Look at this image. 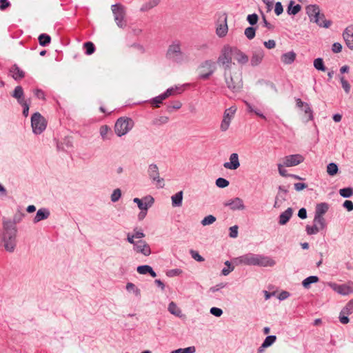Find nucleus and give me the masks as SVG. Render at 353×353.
Returning a JSON list of instances; mask_svg holds the SVG:
<instances>
[{
  "label": "nucleus",
  "mask_w": 353,
  "mask_h": 353,
  "mask_svg": "<svg viewBox=\"0 0 353 353\" xmlns=\"http://www.w3.org/2000/svg\"><path fill=\"white\" fill-rule=\"evenodd\" d=\"M238 157L239 156H230V161L225 162L223 164L224 168L230 170L237 169L240 165Z\"/></svg>",
  "instance_id": "obj_25"
},
{
  "label": "nucleus",
  "mask_w": 353,
  "mask_h": 353,
  "mask_svg": "<svg viewBox=\"0 0 353 353\" xmlns=\"http://www.w3.org/2000/svg\"><path fill=\"white\" fill-rule=\"evenodd\" d=\"M259 17L256 14H249L247 17V20L249 23L252 26L255 25L258 21Z\"/></svg>",
  "instance_id": "obj_57"
},
{
  "label": "nucleus",
  "mask_w": 353,
  "mask_h": 353,
  "mask_svg": "<svg viewBox=\"0 0 353 353\" xmlns=\"http://www.w3.org/2000/svg\"><path fill=\"white\" fill-rule=\"evenodd\" d=\"M126 290L129 292H133L136 296L139 297L141 296L140 290L136 287V285L132 283H128L126 285Z\"/></svg>",
  "instance_id": "obj_38"
},
{
  "label": "nucleus",
  "mask_w": 353,
  "mask_h": 353,
  "mask_svg": "<svg viewBox=\"0 0 353 353\" xmlns=\"http://www.w3.org/2000/svg\"><path fill=\"white\" fill-rule=\"evenodd\" d=\"M256 261V254L248 253L240 256L234 259L237 265H254Z\"/></svg>",
  "instance_id": "obj_13"
},
{
  "label": "nucleus",
  "mask_w": 353,
  "mask_h": 353,
  "mask_svg": "<svg viewBox=\"0 0 353 353\" xmlns=\"http://www.w3.org/2000/svg\"><path fill=\"white\" fill-rule=\"evenodd\" d=\"M339 79L342 85V88H343L345 93L348 94L350 92V84L348 81L345 79V77L342 75L339 76Z\"/></svg>",
  "instance_id": "obj_42"
},
{
  "label": "nucleus",
  "mask_w": 353,
  "mask_h": 353,
  "mask_svg": "<svg viewBox=\"0 0 353 353\" xmlns=\"http://www.w3.org/2000/svg\"><path fill=\"white\" fill-rule=\"evenodd\" d=\"M134 121L128 117H120L114 125V132L119 137L126 134L134 126Z\"/></svg>",
  "instance_id": "obj_5"
},
{
  "label": "nucleus",
  "mask_w": 353,
  "mask_h": 353,
  "mask_svg": "<svg viewBox=\"0 0 353 353\" xmlns=\"http://www.w3.org/2000/svg\"><path fill=\"white\" fill-rule=\"evenodd\" d=\"M224 205L228 207L233 211L243 210L245 208L243 199L239 197H235L225 201Z\"/></svg>",
  "instance_id": "obj_12"
},
{
  "label": "nucleus",
  "mask_w": 353,
  "mask_h": 353,
  "mask_svg": "<svg viewBox=\"0 0 353 353\" xmlns=\"http://www.w3.org/2000/svg\"><path fill=\"white\" fill-rule=\"evenodd\" d=\"M275 14L279 16L283 12V6L281 2H276L274 8Z\"/></svg>",
  "instance_id": "obj_60"
},
{
  "label": "nucleus",
  "mask_w": 353,
  "mask_h": 353,
  "mask_svg": "<svg viewBox=\"0 0 353 353\" xmlns=\"http://www.w3.org/2000/svg\"><path fill=\"white\" fill-rule=\"evenodd\" d=\"M238 236V226L234 225L230 228V236L236 238Z\"/></svg>",
  "instance_id": "obj_61"
},
{
  "label": "nucleus",
  "mask_w": 353,
  "mask_h": 353,
  "mask_svg": "<svg viewBox=\"0 0 353 353\" xmlns=\"http://www.w3.org/2000/svg\"><path fill=\"white\" fill-rule=\"evenodd\" d=\"M9 75L14 80H19L22 79V70L17 65L14 64L9 69Z\"/></svg>",
  "instance_id": "obj_26"
},
{
  "label": "nucleus",
  "mask_w": 353,
  "mask_h": 353,
  "mask_svg": "<svg viewBox=\"0 0 353 353\" xmlns=\"http://www.w3.org/2000/svg\"><path fill=\"white\" fill-rule=\"evenodd\" d=\"M343 314L350 315L353 313V299H351L341 310Z\"/></svg>",
  "instance_id": "obj_43"
},
{
  "label": "nucleus",
  "mask_w": 353,
  "mask_h": 353,
  "mask_svg": "<svg viewBox=\"0 0 353 353\" xmlns=\"http://www.w3.org/2000/svg\"><path fill=\"white\" fill-rule=\"evenodd\" d=\"M329 205L327 203H321L316 205L315 209V214L323 216L328 210Z\"/></svg>",
  "instance_id": "obj_29"
},
{
  "label": "nucleus",
  "mask_w": 353,
  "mask_h": 353,
  "mask_svg": "<svg viewBox=\"0 0 353 353\" xmlns=\"http://www.w3.org/2000/svg\"><path fill=\"white\" fill-rule=\"evenodd\" d=\"M196 351L194 346H190L185 348H179L172 351L171 353H194Z\"/></svg>",
  "instance_id": "obj_45"
},
{
  "label": "nucleus",
  "mask_w": 353,
  "mask_h": 353,
  "mask_svg": "<svg viewBox=\"0 0 353 353\" xmlns=\"http://www.w3.org/2000/svg\"><path fill=\"white\" fill-rule=\"evenodd\" d=\"M210 313L216 317H219L222 315L223 310L219 307H213L210 309Z\"/></svg>",
  "instance_id": "obj_59"
},
{
  "label": "nucleus",
  "mask_w": 353,
  "mask_h": 353,
  "mask_svg": "<svg viewBox=\"0 0 353 353\" xmlns=\"http://www.w3.org/2000/svg\"><path fill=\"white\" fill-rule=\"evenodd\" d=\"M51 41V37L46 34H41L39 37V44L42 46H48Z\"/></svg>",
  "instance_id": "obj_37"
},
{
  "label": "nucleus",
  "mask_w": 353,
  "mask_h": 353,
  "mask_svg": "<svg viewBox=\"0 0 353 353\" xmlns=\"http://www.w3.org/2000/svg\"><path fill=\"white\" fill-rule=\"evenodd\" d=\"M233 48L226 45L224 46L221 51V54L217 59V63L223 67L224 72L232 69L237 65L232 62Z\"/></svg>",
  "instance_id": "obj_3"
},
{
  "label": "nucleus",
  "mask_w": 353,
  "mask_h": 353,
  "mask_svg": "<svg viewBox=\"0 0 353 353\" xmlns=\"http://www.w3.org/2000/svg\"><path fill=\"white\" fill-rule=\"evenodd\" d=\"M347 46L353 50V26L347 27L343 34Z\"/></svg>",
  "instance_id": "obj_19"
},
{
  "label": "nucleus",
  "mask_w": 353,
  "mask_h": 353,
  "mask_svg": "<svg viewBox=\"0 0 353 353\" xmlns=\"http://www.w3.org/2000/svg\"><path fill=\"white\" fill-rule=\"evenodd\" d=\"M292 209L291 208H288L279 215V223L282 225L286 224L292 216Z\"/></svg>",
  "instance_id": "obj_22"
},
{
  "label": "nucleus",
  "mask_w": 353,
  "mask_h": 353,
  "mask_svg": "<svg viewBox=\"0 0 353 353\" xmlns=\"http://www.w3.org/2000/svg\"><path fill=\"white\" fill-rule=\"evenodd\" d=\"M166 57L168 59L177 63H182L188 60L187 55L181 50L179 41L173 42L169 46L166 52Z\"/></svg>",
  "instance_id": "obj_4"
},
{
  "label": "nucleus",
  "mask_w": 353,
  "mask_h": 353,
  "mask_svg": "<svg viewBox=\"0 0 353 353\" xmlns=\"http://www.w3.org/2000/svg\"><path fill=\"white\" fill-rule=\"evenodd\" d=\"M216 221V217L213 215H208L201 221V224L203 226L209 225L214 223Z\"/></svg>",
  "instance_id": "obj_46"
},
{
  "label": "nucleus",
  "mask_w": 353,
  "mask_h": 353,
  "mask_svg": "<svg viewBox=\"0 0 353 353\" xmlns=\"http://www.w3.org/2000/svg\"><path fill=\"white\" fill-rule=\"evenodd\" d=\"M100 134L103 140L110 139L112 136L111 128L108 125H102L100 128Z\"/></svg>",
  "instance_id": "obj_30"
},
{
  "label": "nucleus",
  "mask_w": 353,
  "mask_h": 353,
  "mask_svg": "<svg viewBox=\"0 0 353 353\" xmlns=\"http://www.w3.org/2000/svg\"><path fill=\"white\" fill-rule=\"evenodd\" d=\"M190 253L192 257L196 261L203 262L204 261V258L201 256L197 251L191 250Z\"/></svg>",
  "instance_id": "obj_55"
},
{
  "label": "nucleus",
  "mask_w": 353,
  "mask_h": 353,
  "mask_svg": "<svg viewBox=\"0 0 353 353\" xmlns=\"http://www.w3.org/2000/svg\"><path fill=\"white\" fill-rule=\"evenodd\" d=\"M303 161V156H285L283 164L285 167H292L299 165Z\"/></svg>",
  "instance_id": "obj_18"
},
{
  "label": "nucleus",
  "mask_w": 353,
  "mask_h": 353,
  "mask_svg": "<svg viewBox=\"0 0 353 353\" xmlns=\"http://www.w3.org/2000/svg\"><path fill=\"white\" fill-rule=\"evenodd\" d=\"M151 267L148 265H140L137 268V272L141 274H146L150 272Z\"/></svg>",
  "instance_id": "obj_53"
},
{
  "label": "nucleus",
  "mask_w": 353,
  "mask_h": 353,
  "mask_svg": "<svg viewBox=\"0 0 353 353\" xmlns=\"http://www.w3.org/2000/svg\"><path fill=\"white\" fill-rule=\"evenodd\" d=\"M228 30V25L226 23V20H225V21L223 23L220 24L216 28V34L219 37H222L226 35Z\"/></svg>",
  "instance_id": "obj_35"
},
{
  "label": "nucleus",
  "mask_w": 353,
  "mask_h": 353,
  "mask_svg": "<svg viewBox=\"0 0 353 353\" xmlns=\"http://www.w3.org/2000/svg\"><path fill=\"white\" fill-rule=\"evenodd\" d=\"M297 107L302 108V110L304 112V119L306 121L312 120L313 114L312 110L310 108L308 103H305L301 101L300 99H297L296 100Z\"/></svg>",
  "instance_id": "obj_16"
},
{
  "label": "nucleus",
  "mask_w": 353,
  "mask_h": 353,
  "mask_svg": "<svg viewBox=\"0 0 353 353\" xmlns=\"http://www.w3.org/2000/svg\"><path fill=\"white\" fill-rule=\"evenodd\" d=\"M169 118L166 116H162L153 120L152 123L155 125L165 124L168 122Z\"/></svg>",
  "instance_id": "obj_47"
},
{
  "label": "nucleus",
  "mask_w": 353,
  "mask_h": 353,
  "mask_svg": "<svg viewBox=\"0 0 353 353\" xmlns=\"http://www.w3.org/2000/svg\"><path fill=\"white\" fill-rule=\"evenodd\" d=\"M294 3V2L291 1L288 5L287 11L289 14L295 15L301 10V6L299 4L293 6Z\"/></svg>",
  "instance_id": "obj_34"
},
{
  "label": "nucleus",
  "mask_w": 353,
  "mask_h": 353,
  "mask_svg": "<svg viewBox=\"0 0 353 353\" xmlns=\"http://www.w3.org/2000/svg\"><path fill=\"white\" fill-rule=\"evenodd\" d=\"M339 194L343 198H350L353 195V188L348 187L340 189Z\"/></svg>",
  "instance_id": "obj_39"
},
{
  "label": "nucleus",
  "mask_w": 353,
  "mask_h": 353,
  "mask_svg": "<svg viewBox=\"0 0 353 353\" xmlns=\"http://www.w3.org/2000/svg\"><path fill=\"white\" fill-rule=\"evenodd\" d=\"M306 232H307V234H309V235H312V234H317L319 231H321V230H320L319 228V226H316L314 224L312 225V226H310V225H307L306 226Z\"/></svg>",
  "instance_id": "obj_49"
},
{
  "label": "nucleus",
  "mask_w": 353,
  "mask_h": 353,
  "mask_svg": "<svg viewBox=\"0 0 353 353\" xmlns=\"http://www.w3.org/2000/svg\"><path fill=\"white\" fill-rule=\"evenodd\" d=\"M12 97L16 98L19 104L22 105V86L18 85L15 88Z\"/></svg>",
  "instance_id": "obj_36"
},
{
  "label": "nucleus",
  "mask_w": 353,
  "mask_h": 353,
  "mask_svg": "<svg viewBox=\"0 0 353 353\" xmlns=\"http://www.w3.org/2000/svg\"><path fill=\"white\" fill-rule=\"evenodd\" d=\"M348 315H346V314H343V312L341 311L339 314V321L342 324H347L349 323V318L347 316Z\"/></svg>",
  "instance_id": "obj_62"
},
{
  "label": "nucleus",
  "mask_w": 353,
  "mask_h": 353,
  "mask_svg": "<svg viewBox=\"0 0 353 353\" xmlns=\"http://www.w3.org/2000/svg\"><path fill=\"white\" fill-rule=\"evenodd\" d=\"M306 13L310 22L315 23L320 27L329 28L332 21L325 19L324 14L321 12L320 8L317 5H309L305 8Z\"/></svg>",
  "instance_id": "obj_2"
},
{
  "label": "nucleus",
  "mask_w": 353,
  "mask_h": 353,
  "mask_svg": "<svg viewBox=\"0 0 353 353\" xmlns=\"http://www.w3.org/2000/svg\"><path fill=\"white\" fill-rule=\"evenodd\" d=\"M179 89L178 87L168 88L163 94H161V99H167L170 96L174 95L175 92Z\"/></svg>",
  "instance_id": "obj_51"
},
{
  "label": "nucleus",
  "mask_w": 353,
  "mask_h": 353,
  "mask_svg": "<svg viewBox=\"0 0 353 353\" xmlns=\"http://www.w3.org/2000/svg\"><path fill=\"white\" fill-rule=\"evenodd\" d=\"M121 196V191L119 188L115 189L111 194V201L114 203L118 201Z\"/></svg>",
  "instance_id": "obj_50"
},
{
  "label": "nucleus",
  "mask_w": 353,
  "mask_h": 353,
  "mask_svg": "<svg viewBox=\"0 0 353 353\" xmlns=\"http://www.w3.org/2000/svg\"><path fill=\"white\" fill-rule=\"evenodd\" d=\"M256 30L253 27L245 28L244 34L248 39H252L255 37Z\"/></svg>",
  "instance_id": "obj_48"
},
{
  "label": "nucleus",
  "mask_w": 353,
  "mask_h": 353,
  "mask_svg": "<svg viewBox=\"0 0 353 353\" xmlns=\"http://www.w3.org/2000/svg\"><path fill=\"white\" fill-rule=\"evenodd\" d=\"M160 2V0H150L148 1L145 5L144 6L145 10H149L151 9L155 6H157Z\"/></svg>",
  "instance_id": "obj_58"
},
{
  "label": "nucleus",
  "mask_w": 353,
  "mask_h": 353,
  "mask_svg": "<svg viewBox=\"0 0 353 353\" xmlns=\"http://www.w3.org/2000/svg\"><path fill=\"white\" fill-rule=\"evenodd\" d=\"M263 44L268 49H273L276 46V42L273 39H270L267 41H265Z\"/></svg>",
  "instance_id": "obj_63"
},
{
  "label": "nucleus",
  "mask_w": 353,
  "mask_h": 353,
  "mask_svg": "<svg viewBox=\"0 0 353 353\" xmlns=\"http://www.w3.org/2000/svg\"><path fill=\"white\" fill-rule=\"evenodd\" d=\"M236 111V105H232L225 110L223 114V119L220 124V130L221 132H226L229 129L230 124L235 117Z\"/></svg>",
  "instance_id": "obj_7"
},
{
  "label": "nucleus",
  "mask_w": 353,
  "mask_h": 353,
  "mask_svg": "<svg viewBox=\"0 0 353 353\" xmlns=\"http://www.w3.org/2000/svg\"><path fill=\"white\" fill-rule=\"evenodd\" d=\"M276 264L275 261L268 256L256 254L255 266L273 267Z\"/></svg>",
  "instance_id": "obj_14"
},
{
  "label": "nucleus",
  "mask_w": 353,
  "mask_h": 353,
  "mask_svg": "<svg viewBox=\"0 0 353 353\" xmlns=\"http://www.w3.org/2000/svg\"><path fill=\"white\" fill-rule=\"evenodd\" d=\"M216 70V63L212 60H206L201 63L198 68L199 74L202 79H207Z\"/></svg>",
  "instance_id": "obj_8"
},
{
  "label": "nucleus",
  "mask_w": 353,
  "mask_h": 353,
  "mask_svg": "<svg viewBox=\"0 0 353 353\" xmlns=\"http://www.w3.org/2000/svg\"><path fill=\"white\" fill-rule=\"evenodd\" d=\"M216 185L219 188H225V187L228 186L229 181L227 179H225L220 177V178H218L216 180Z\"/></svg>",
  "instance_id": "obj_52"
},
{
  "label": "nucleus",
  "mask_w": 353,
  "mask_h": 353,
  "mask_svg": "<svg viewBox=\"0 0 353 353\" xmlns=\"http://www.w3.org/2000/svg\"><path fill=\"white\" fill-rule=\"evenodd\" d=\"M314 66L318 70H321V71L325 70V67L324 65L323 59H321V58H317V59H314Z\"/></svg>",
  "instance_id": "obj_44"
},
{
  "label": "nucleus",
  "mask_w": 353,
  "mask_h": 353,
  "mask_svg": "<svg viewBox=\"0 0 353 353\" xmlns=\"http://www.w3.org/2000/svg\"><path fill=\"white\" fill-rule=\"evenodd\" d=\"M161 94H160L158 97H156L155 98L152 99V100L150 101V103L155 108H159V104H161L163 100L165 99H161Z\"/></svg>",
  "instance_id": "obj_56"
},
{
  "label": "nucleus",
  "mask_w": 353,
  "mask_h": 353,
  "mask_svg": "<svg viewBox=\"0 0 353 353\" xmlns=\"http://www.w3.org/2000/svg\"><path fill=\"white\" fill-rule=\"evenodd\" d=\"M83 47L85 49V54L87 55L92 54L95 51V47L92 42L88 41L83 44Z\"/></svg>",
  "instance_id": "obj_41"
},
{
  "label": "nucleus",
  "mask_w": 353,
  "mask_h": 353,
  "mask_svg": "<svg viewBox=\"0 0 353 353\" xmlns=\"http://www.w3.org/2000/svg\"><path fill=\"white\" fill-rule=\"evenodd\" d=\"M32 131L35 134H41L46 128V121L39 112L34 113L31 117Z\"/></svg>",
  "instance_id": "obj_9"
},
{
  "label": "nucleus",
  "mask_w": 353,
  "mask_h": 353,
  "mask_svg": "<svg viewBox=\"0 0 353 353\" xmlns=\"http://www.w3.org/2000/svg\"><path fill=\"white\" fill-rule=\"evenodd\" d=\"M333 289L341 295H347L353 292V283L350 282L343 285H335Z\"/></svg>",
  "instance_id": "obj_17"
},
{
  "label": "nucleus",
  "mask_w": 353,
  "mask_h": 353,
  "mask_svg": "<svg viewBox=\"0 0 353 353\" xmlns=\"http://www.w3.org/2000/svg\"><path fill=\"white\" fill-rule=\"evenodd\" d=\"M111 10L114 15V19L118 27L123 28L127 26L125 19V10L121 4H114L111 6Z\"/></svg>",
  "instance_id": "obj_6"
},
{
  "label": "nucleus",
  "mask_w": 353,
  "mask_h": 353,
  "mask_svg": "<svg viewBox=\"0 0 353 353\" xmlns=\"http://www.w3.org/2000/svg\"><path fill=\"white\" fill-rule=\"evenodd\" d=\"M148 174L150 179L156 182V186L158 188H163L164 187V180L159 176V168L156 164H150L149 165Z\"/></svg>",
  "instance_id": "obj_10"
},
{
  "label": "nucleus",
  "mask_w": 353,
  "mask_h": 353,
  "mask_svg": "<svg viewBox=\"0 0 353 353\" xmlns=\"http://www.w3.org/2000/svg\"><path fill=\"white\" fill-rule=\"evenodd\" d=\"M343 206L349 212L353 210V203L350 200L345 201L343 204Z\"/></svg>",
  "instance_id": "obj_64"
},
{
  "label": "nucleus",
  "mask_w": 353,
  "mask_h": 353,
  "mask_svg": "<svg viewBox=\"0 0 353 353\" xmlns=\"http://www.w3.org/2000/svg\"><path fill=\"white\" fill-rule=\"evenodd\" d=\"M276 337L274 335L268 336L264 341L263 342L261 346L259 349V352L261 353L263 352V348H266L270 345H272L276 341Z\"/></svg>",
  "instance_id": "obj_28"
},
{
  "label": "nucleus",
  "mask_w": 353,
  "mask_h": 353,
  "mask_svg": "<svg viewBox=\"0 0 353 353\" xmlns=\"http://www.w3.org/2000/svg\"><path fill=\"white\" fill-rule=\"evenodd\" d=\"M133 250L136 252L141 253L145 256L151 254L150 245L143 240L137 241L135 245L133 247Z\"/></svg>",
  "instance_id": "obj_15"
},
{
  "label": "nucleus",
  "mask_w": 353,
  "mask_h": 353,
  "mask_svg": "<svg viewBox=\"0 0 353 353\" xmlns=\"http://www.w3.org/2000/svg\"><path fill=\"white\" fill-rule=\"evenodd\" d=\"M264 57V52L262 49H258L255 50L251 57V65L252 66H256L259 65Z\"/></svg>",
  "instance_id": "obj_20"
},
{
  "label": "nucleus",
  "mask_w": 353,
  "mask_h": 353,
  "mask_svg": "<svg viewBox=\"0 0 353 353\" xmlns=\"http://www.w3.org/2000/svg\"><path fill=\"white\" fill-rule=\"evenodd\" d=\"M314 224L319 226V228L321 230L326 227V221L323 216L314 215Z\"/></svg>",
  "instance_id": "obj_31"
},
{
  "label": "nucleus",
  "mask_w": 353,
  "mask_h": 353,
  "mask_svg": "<svg viewBox=\"0 0 353 353\" xmlns=\"http://www.w3.org/2000/svg\"><path fill=\"white\" fill-rule=\"evenodd\" d=\"M319 281V279L316 276H310L305 279L302 281V285L305 289L310 288V285L312 283H317Z\"/></svg>",
  "instance_id": "obj_32"
},
{
  "label": "nucleus",
  "mask_w": 353,
  "mask_h": 353,
  "mask_svg": "<svg viewBox=\"0 0 353 353\" xmlns=\"http://www.w3.org/2000/svg\"><path fill=\"white\" fill-rule=\"evenodd\" d=\"M296 57V54L293 51H290L282 54L281 57V60L283 63L285 65H290L295 61Z\"/></svg>",
  "instance_id": "obj_23"
},
{
  "label": "nucleus",
  "mask_w": 353,
  "mask_h": 353,
  "mask_svg": "<svg viewBox=\"0 0 353 353\" xmlns=\"http://www.w3.org/2000/svg\"><path fill=\"white\" fill-rule=\"evenodd\" d=\"M183 194V191H179L171 196L173 207H181L182 205Z\"/></svg>",
  "instance_id": "obj_27"
},
{
  "label": "nucleus",
  "mask_w": 353,
  "mask_h": 353,
  "mask_svg": "<svg viewBox=\"0 0 353 353\" xmlns=\"http://www.w3.org/2000/svg\"><path fill=\"white\" fill-rule=\"evenodd\" d=\"M227 86L232 91L239 92L243 88L242 72L237 66L224 72Z\"/></svg>",
  "instance_id": "obj_1"
},
{
  "label": "nucleus",
  "mask_w": 353,
  "mask_h": 353,
  "mask_svg": "<svg viewBox=\"0 0 353 353\" xmlns=\"http://www.w3.org/2000/svg\"><path fill=\"white\" fill-rule=\"evenodd\" d=\"M183 271L181 269H172L166 272V275L169 277H173L181 274Z\"/></svg>",
  "instance_id": "obj_54"
},
{
  "label": "nucleus",
  "mask_w": 353,
  "mask_h": 353,
  "mask_svg": "<svg viewBox=\"0 0 353 353\" xmlns=\"http://www.w3.org/2000/svg\"><path fill=\"white\" fill-rule=\"evenodd\" d=\"M233 55L234 59L241 64L246 63L249 60L248 57L237 48H233Z\"/></svg>",
  "instance_id": "obj_24"
},
{
  "label": "nucleus",
  "mask_w": 353,
  "mask_h": 353,
  "mask_svg": "<svg viewBox=\"0 0 353 353\" xmlns=\"http://www.w3.org/2000/svg\"><path fill=\"white\" fill-rule=\"evenodd\" d=\"M50 211L46 208H41L37 212L33 219L34 223L48 219L50 216Z\"/></svg>",
  "instance_id": "obj_21"
},
{
  "label": "nucleus",
  "mask_w": 353,
  "mask_h": 353,
  "mask_svg": "<svg viewBox=\"0 0 353 353\" xmlns=\"http://www.w3.org/2000/svg\"><path fill=\"white\" fill-rule=\"evenodd\" d=\"M338 166L334 163H330L327 165V172L330 176H334L338 172Z\"/></svg>",
  "instance_id": "obj_40"
},
{
  "label": "nucleus",
  "mask_w": 353,
  "mask_h": 353,
  "mask_svg": "<svg viewBox=\"0 0 353 353\" xmlns=\"http://www.w3.org/2000/svg\"><path fill=\"white\" fill-rule=\"evenodd\" d=\"M133 202L137 203L141 210H148L154 203V199L152 196H146L143 199L134 198Z\"/></svg>",
  "instance_id": "obj_11"
},
{
  "label": "nucleus",
  "mask_w": 353,
  "mask_h": 353,
  "mask_svg": "<svg viewBox=\"0 0 353 353\" xmlns=\"http://www.w3.org/2000/svg\"><path fill=\"white\" fill-rule=\"evenodd\" d=\"M168 311L172 314L176 316L181 317V309L176 305V304L174 302H170L168 305Z\"/></svg>",
  "instance_id": "obj_33"
}]
</instances>
